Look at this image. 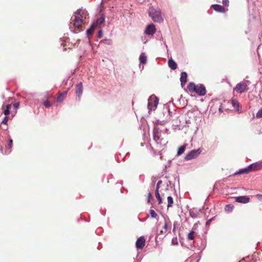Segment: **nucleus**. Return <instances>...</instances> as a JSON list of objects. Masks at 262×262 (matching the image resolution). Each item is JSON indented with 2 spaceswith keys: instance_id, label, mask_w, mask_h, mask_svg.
Masks as SVG:
<instances>
[{
  "instance_id": "f257e3e1",
  "label": "nucleus",
  "mask_w": 262,
  "mask_h": 262,
  "mask_svg": "<svg viewBox=\"0 0 262 262\" xmlns=\"http://www.w3.org/2000/svg\"><path fill=\"white\" fill-rule=\"evenodd\" d=\"M89 14L85 10L78 9L75 13L73 25L75 27L80 28L88 17Z\"/></svg>"
},
{
  "instance_id": "f03ea898",
  "label": "nucleus",
  "mask_w": 262,
  "mask_h": 262,
  "mask_svg": "<svg viewBox=\"0 0 262 262\" xmlns=\"http://www.w3.org/2000/svg\"><path fill=\"white\" fill-rule=\"evenodd\" d=\"M188 91L191 93H195L199 96H204L206 94V90L202 84H195L194 82H190L187 85Z\"/></svg>"
},
{
  "instance_id": "7ed1b4c3",
  "label": "nucleus",
  "mask_w": 262,
  "mask_h": 262,
  "mask_svg": "<svg viewBox=\"0 0 262 262\" xmlns=\"http://www.w3.org/2000/svg\"><path fill=\"white\" fill-rule=\"evenodd\" d=\"M149 16L155 23H161L164 18L162 15L161 10L159 8L150 7L148 10Z\"/></svg>"
},
{
  "instance_id": "20e7f679",
  "label": "nucleus",
  "mask_w": 262,
  "mask_h": 262,
  "mask_svg": "<svg viewBox=\"0 0 262 262\" xmlns=\"http://www.w3.org/2000/svg\"><path fill=\"white\" fill-rule=\"evenodd\" d=\"M171 223L169 220L164 219L163 224L161 223L158 224L157 227L158 236L161 235H166L171 230Z\"/></svg>"
},
{
  "instance_id": "39448f33",
  "label": "nucleus",
  "mask_w": 262,
  "mask_h": 262,
  "mask_svg": "<svg viewBox=\"0 0 262 262\" xmlns=\"http://www.w3.org/2000/svg\"><path fill=\"white\" fill-rule=\"evenodd\" d=\"M159 99L155 95L150 96L148 99V106L150 110H155L158 105Z\"/></svg>"
},
{
  "instance_id": "423d86ee",
  "label": "nucleus",
  "mask_w": 262,
  "mask_h": 262,
  "mask_svg": "<svg viewBox=\"0 0 262 262\" xmlns=\"http://www.w3.org/2000/svg\"><path fill=\"white\" fill-rule=\"evenodd\" d=\"M202 151V149L201 148L192 150L186 155L185 159L186 160H190L194 159L196 158Z\"/></svg>"
},
{
  "instance_id": "0eeeda50",
  "label": "nucleus",
  "mask_w": 262,
  "mask_h": 262,
  "mask_svg": "<svg viewBox=\"0 0 262 262\" xmlns=\"http://www.w3.org/2000/svg\"><path fill=\"white\" fill-rule=\"evenodd\" d=\"M248 85L245 82H242L236 84V86L234 89V91L239 94L247 91L248 90Z\"/></svg>"
},
{
  "instance_id": "6e6552de",
  "label": "nucleus",
  "mask_w": 262,
  "mask_h": 262,
  "mask_svg": "<svg viewBox=\"0 0 262 262\" xmlns=\"http://www.w3.org/2000/svg\"><path fill=\"white\" fill-rule=\"evenodd\" d=\"M161 131L157 127L154 128L153 129V139L158 144H161L162 139H161Z\"/></svg>"
},
{
  "instance_id": "1a4fd4ad",
  "label": "nucleus",
  "mask_w": 262,
  "mask_h": 262,
  "mask_svg": "<svg viewBox=\"0 0 262 262\" xmlns=\"http://www.w3.org/2000/svg\"><path fill=\"white\" fill-rule=\"evenodd\" d=\"M145 245V238L144 236L139 237L136 242V247L138 249H142Z\"/></svg>"
},
{
  "instance_id": "9d476101",
  "label": "nucleus",
  "mask_w": 262,
  "mask_h": 262,
  "mask_svg": "<svg viewBox=\"0 0 262 262\" xmlns=\"http://www.w3.org/2000/svg\"><path fill=\"white\" fill-rule=\"evenodd\" d=\"M75 93L76 96L78 97L79 100H80L81 96L83 93V85L81 82L76 85Z\"/></svg>"
},
{
  "instance_id": "9b49d317",
  "label": "nucleus",
  "mask_w": 262,
  "mask_h": 262,
  "mask_svg": "<svg viewBox=\"0 0 262 262\" xmlns=\"http://www.w3.org/2000/svg\"><path fill=\"white\" fill-rule=\"evenodd\" d=\"M155 32V26L152 24L147 25L144 31V33L147 35H153Z\"/></svg>"
},
{
  "instance_id": "f8f14e48",
  "label": "nucleus",
  "mask_w": 262,
  "mask_h": 262,
  "mask_svg": "<svg viewBox=\"0 0 262 262\" xmlns=\"http://www.w3.org/2000/svg\"><path fill=\"white\" fill-rule=\"evenodd\" d=\"M211 8H212L215 11L221 13H225L228 11V9H226L223 6L217 4L212 5Z\"/></svg>"
},
{
  "instance_id": "ddd939ff",
  "label": "nucleus",
  "mask_w": 262,
  "mask_h": 262,
  "mask_svg": "<svg viewBox=\"0 0 262 262\" xmlns=\"http://www.w3.org/2000/svg\"><path fill=\"white\" fill-rule=\"evenodd\" d=\"M235 201L241 203H247L250 201V198L247 196H240L235 198Z\"/></svg>"
},
{
  "instance_id": "4468645a",
  "label": "nucleus",
  "mask_w": 262,
  "mask_h": 262,
  "mask_svg": "<svg viewBox=\"0 0 262 262\" xmlns=\"http://www.w3.org/2000/svg\"><path fill=\"white\" fill-rule=\"evenodd\" d=\"M187 74L185 72H182L181 74L180 81L182 87H184L187 82Z\"/></svg>"
},
{
  "instance_id": "2eb2a0df",
  "label": "nucleus",
  "mask_w": 262,
  "mask_h": 262,
  "mask_svg": "<svg viewBox=\"0 0 262 262\" xmlns=\"http://www.w3.org/2000/svg\"><path fill=\"white\" fill-rule=\"evenodd\" d=\"M250 169H251V171H255L257 170L260 169L262 168V162L260 163H255L249 165Z\"/></svg>"
},
{
  "instance_id": "dca6fc26",
  "label": "nucleus",
  "mask_w": 262,
  "mask_h": 262,
  "mask_svg": "<svg viewBox=\"0 0 262 262\" xmlns=\"http://www.w3.org/2000/svg\"><path fill=\"white\" fill-rule=\"evenodd\" d=\"M68 93V91H66L63 93H59V95L57 98L56 101L59 103L62 102L63 100L65 99L67 94Z\"/></svg>"
},
{
  "instance_id": "f3484780",
  "label": "nucleus",
  "mask_w": 262,
  "mask_h": 262,
  "mask_svg": "<svg viewBox=\"0 0 262 262\" xmlns=\"http://www.w3.org/2000/svg\"><path fill=\"white\" fill-rule=\"evenodd\" d=\"M105 18L103 16H101L98 18L95 22H94L93 24L96 27H100V25L104 22Z\"/></svg>"
},
{
  "instance_id": "a211bd4d",
  "label": "nucleus",
  "mask_w": 262,
  "mask_h": 262,
  "mask_svg": "<svg viewBox=\"0 0 262 262\" xmlns=\"http://www.w3.org/2000/svg\"><path fill=\"white\" fill-rule=\"evenodd\" d=\"M230 101L234 108L236 111H239L240 107L239 102L235 99H231Z\"/></svg>"
},
{
  "instance_id": "6ab92c4d",
  "label": "nucleus",
  "mask_w": 262,
  "mask_h": 262,
  "mask_svg": "<svg viewBox=\"0 0 262 262\" xmlns=\"http://www.w3.org/2000/svg\"><path fill=\"white\" fill-rule=\"evenodd\" d=\"M11 107V104H7L6 105H4L2 106V109L4 110L3 113L6 115L7 116L10 114V109Z\"/></svg>"
},
{
  "instance_id": "aec40b11",
  "label": "nucleus",
  "mask_w": 262,
  "mask_h": 262,
  "mask_svg": "<svg viewBox=\"0 0 262 262\" xmlns=\"http://www.w3.org/2000/svg\"><path fill=\"white\" fill-rule=\"evenodd\" d=\"M168 63V66L171 69L174 70L177 68V64L176 62L172 59H169Z\"/></svg>"
},
{
  "instance_id": "412c9836",
  "label": "nucleus",
  "mask_w": 262,
  "mask_h": 262,
  "mask_svg": "<svg viewBox=\"0 0 262 262\" xmlns=\"http://www.w3.org/2000/svg\"><path fill=\"white\" fill-rule=\"evenodd\" d=\"M96 27L92 24L90 28L86 30L87 35L90 37L93 34L94 31Z\"/></svg>"
},
{
  "instance_id": "4be33fe9",
  "label": "nucleus",
  "mask_w": 262,
  "mask_h": 262,
  "mask_svg": "<svg viewBox=\"0 0 262 262\" xmlns=\"http://www.w3.org/2000/svg\"><path fill=\"white\" fill-rule=\"evenodd\" d=\"M252 171L251 169H250L249 166L247 168H245L244 169H242L239 170V171L235 173V174H242V173H248L249 172Z\"/></svg>"
},
{
  "instance_id": "5701e85b",
  "label": "nucleus",
  "mask_w": 262,
  "mask_h": 262,
  "mask_svg": "<svg viewBox=\"0 0 262 262\" xmlns=\"http://www.w3.org/2000/svg\"><path fill=\"white\" fill-rule=\"evenodd\" d=\"M140 62L141 63L145 64L146 62L147 59L144 53H141L139 57Z\"/></svg>"
},
{
  "instance_id": "b1692460",
  "label": "nucleus",
  "mask_w": 262,
  "mask_h": 262,
  "mask_svg": "<svg viewBox=\"0 0 262 262\" xmlns=\"http://www.w3.org/2000/svg\"><path fill=\"white\" fill-rule=\"evenodd\" d=\"M155 195H156V198L159 201L158 204H162V196L159 193V191H158V190H156Z\"/></svg>"
},
{
  "instance_id": "393cba45",
  "label": "nucleus",
  "mask_w": 262,
  "mask_h": 262,
  "mask_svg": "<svg viewBox=\"0 0 262 262\" xmlns=\"http://www.w3.org/2000/svg\"><path fill=\"white\" fill-rule=\"evenodd\" d=\"M8 119V117L7 116H5L2 122V124L5 125V126L3 127L4 130H7L8 129L7 123Z\"/></svg>"
},
{
  "instance_id": "a878e982",
  "label": "nucleus",
  "mask_w": 262,
  "mask_h": 262,
  "mask_svg": "<svg viewBox=\"0 0 262 262\" xmlns=\"http://www.w3.org/2000/svg\"><path fill=\"white\" fill-rule=\"evenodd\" d=\"M185 148H186V146L185 145L180 146L178 149V152H177L178 156H180V155H182L184 152V151L185 150Z\"/></svg>"
},
{
  "instance_id": "bb28decb",
  "label": "nucleus",
  "mask_w": 262,
  "mask_h": 262,
  "mask_svg": "<svg viewBox=\"0 0 262 262\" xmlns=\"http://www.w3.org/2000/svg\"><path fill=\"white\" fill-rule=\"evenodd\" d=\"M167 202H168L167 207L169 208V207H172V204L173 203V199L171 196H167Z\"/></svg>"
},
{
  "instance_id": "cd10ccee",
  "label": "nucleus",
  "mask_w": 262,
  "mask_h": 262,
  "mask_svg": "<svg viewBox=\"0 0 262 262\" xmlns=\"http://www.w3.org/2000/svg\"><path fill=\"white\" fill-rule=\"evenodd\" d=\"M195 234V232L193 231H191L190 233H189L187 235V239L189 240H193L194 238V235Z\"/></svg>"
},
{
  "instance_id": "c85d7f7f",
  "label": "nucleus",
  "mask_w": 262,
  "mask_h": 262,
  "mask_svg": "<svg viewBox=\"0 0 262 262\" xmlns=\"http://www.w3.org/2000/svg\"><path fill=\"white\" fill-rule=\"evenodd\" d=\"M42 104L46 107H49L51 106L52 105V103L47 100L46 101L42 102Z\"/></svg>"
},
{
  "instance_id": "c756f323",
  "label": "nucleus",
  "mask_w": 262,
  "mask_h": 262,
  "mask_svg": "<svg viewBox=\"0 0 262 262\" xmlns=\"http://www.w3.org/2000/svg\"><path fill=\"white\" fill-rule=\"evenodd\" d=\"M150 214L151 217L156 218L158 216L157 214L154 210H150Z\"/></svg>"
},
{
  "instance_id": "7c9ffc66",
  "label": "nucleus",
  "mask_w": 262,
  "mask_h": 262,
  "mask_svg": "<svg viewBox=\"0 0 262 262\" xmlns=\"http://www.w3.org/2000/svg\"><path fill=\"white\" fill-rule=\"evenodd\" d=\"M12 145H13V140L11 139H9V142L8 144V145L6 146V148L10 149L12 147Z\"/></svg>"
},
{
  "instance_id": "2f4dec72",
  "label": "nucleus",
  "mask_w": 262,
  "mask_h": 262,
  "mask_svg": "<svg viewBox=\"0 0 262 262\" xmlns=\"http://www.w3.org/2000/svg\"><path fill=\"white\" fill-rule=\"evenodd\" d=\"M256 116L257 118H262V108L259 110V111L257 112Z\"/></svg>"
},
{
  "instance_id": "473e14b6",
  "label": "nucleus",
  "mask_w": 262,
  "mask_h": 262,
  "mask_svg": "<svg viewBox=\"0 0 262 262\" xmlns=\"http://www.w3.org/2000/svg\"><path fill=\"white\" fill-rule=\"evenodd\" d=\"M171 243L173 245H178V239L177 237L173 238L171 241Z\"/></svg>"
},
{
  "instance_id": "72a5a7b5",
  "label": "nucleus",
  "mask_w": 262,
  "mask_h": 262,
  "mask_svg": "<svg viewBox=\"0 0 262 262\" xmlns=\"http://www.w3.org/2000/svg\"><path fill=\"white\" fill-rule=\"evenodd\" d=\"M223 4L227 7L229 6V0H223Z\"/></svg>"
},
{
  "instance_id": "f704fd0d",
  "label": "nucleus",
  "mask_w": 262,
  "mask_h": 262,
  "mask_svg": "<svg viewBox=\"0 0 262 262\" xmlns=\"http://www.w3.org/2000/svg\"><path fill=\"white\" fill-rule=\"evenodd\" d=\"M19 102H16L13 104V107L15 110L17 109L19 107Z\"/></svg>"
},
{
  "instance_id": "c9c22d12",
  "label": "nucleus",
  "mask_w": 262,
  "mask_h": 262,
  "mask_svg": "<svg viewBox=\"0 0 262 262\" xmlns=\"http://www.w3.org/2000/svg\"><path fill=\"white\" fill-rule=\"evenodd\" d=\"M162 183V181L161 180H160L158 182L157 184V186H156V190H158V191H159V189L160 188V184Z\"/></svg>"
},
{
  "instance_id": "e433bc0d",
  "label": "nucleus",
  "mask_w": 262,
  "mask_h": 262,
  "mask_svg": "<svg viewBox=\"0 0 262 262\" xmlns=\"http://www.w3.org/2000/svg\"><path fill=\"white\" fill-rule=\"evenodd\" d=\"M102 35H103L102 31L101 30H100L98 32V37L99 38H101L102 37Z\"/></svg>"
},
{
  "instance_id": "4c0bfd02",
  "label": "nucleus",
  "mask_w": 262,
  "mask_h": 262,
  "mask_svg": "<svg viewBox=\"0 0 262 262\" xmlns=\"http://www.w3.org/2000/svg\"><path fill=\"white\" fill-rule=\"evenodd\" d=\"M151 197V193L150 192H149L148 193V195L147 196V201L148 203L150 202Z\"/></svg>"
},
{
  "instance_id": "58836bf2",
  "label": "nucleus",
  "mask_w": 262,
  "mask_h": 262,
  "mask_svg": "<svg viewBox=\"0 0 262 262\" xmlns=\"http://www.w3.org/2000/svg\"><path fill=\"white\" fill-rule=\"evenodd\" d=\"M165 191L166 192V194H165V193H163V192H161V195L162 198V197H165V196H166V195H168V193H167L168 190H167V189H166V190H165Z\"/></svg>"
},
{
  "instance_id": "ea45409f",
  "label": "nucleus",
  "mask_w": 262,
  "mask_h": 262,
  "mask_svg": "<svg viewBox=\"0 0 262 262\" xmlns=\"http://www.w3.org/2000/svg\"><path fill=\"white\" fill-rule=\"evenodd\" d=\"M213 220V218L211 219H210L209 220H208L207 222H206V225H208L210 224V222H211V221Z\"/></svg>"
},
{
  "instance_id": "a19ab883",
  "label": "nucleus",
  "mask_w": 262,
  "mask_h": 262,
  "mask_svg": "<svg viewBox=\"0 0 262 262\" xmlns=\"http://www.w3.org/2000/svg\"><path fill=\"white\" fill-rule=\"evenodd\" d=\"M103 42H106V43H107V42H110V40H104L102 41Z\"/></svg>"
},
{
  "instance_id": "79ce46f5",
  "label": "nucleus",
  "mask_w": 262,
  "mask_h": 262,
  "mask_svg": "<svg viewBox=\"0 0 262 262\" xmlns=\"http://www.w3.org/2000/svg\"><path fill=\"white\" fill-rule=\"evenodd\" d=\"M230 206V205H227L226 206V207H229Z\"/></svg>"
},
{
  "instance_id": "37998d69",
  "label": "nucleus",
  "mask_w": 262,
  "mask_h": 262,
  "mask_svg": "<svg viewBox=\"0 0 262 262\" xmlns=\"http://www.w3.org/2000/svg\"><path fill=\"white\" fill-rule=\"evenodd\" d=\"M257 196H261L262 195H257Z\"/></svg>"
}]
</instances>
